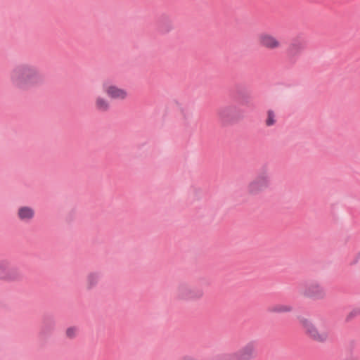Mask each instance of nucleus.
I'll return each mask as SVG.
<instances>
[{
    "label": "nucleus",
    "instance_id": "nucleus-1",
    "mask_svg": "<svg viewBox=\"0 0 360 360\" xmlns=\"http://www.w3.org/2000/svg\"><path fill=\"white\" fill-rule=\"evenodd\" d=\"M9 81L16 89L26 91L41 85L43 77L35 65L22 63L11 69L9 72Z\"/></svg>",
    "mask_w": 360,
    "mask_h": 360
},
{
    "label": "nucleus",
    "instance_id": "nucleus-2",
    "mask_svg": "<svg viewBox=\"0 0 360 360\" xmlns=\"http://www.w3.org/2000/svg\"><path fill=\"white\" fill-rule=\"evenodd\" d=\"M299 323L305 334L314 341L323 342L330 337V328L328 324H323L321 329H318L313 322L304 317L299 318Z\"/></svg>",
    "mask_w": 360,
    "mask_h": 360
},
{
    "label": "nucleus",
    "instance_id": "nucleus-3",
    "mask_svg": "<svg viewBox=\"0 0 360 360\" xmlns=\"http://www.w3.org/2000/svg\"><path fill=\"white\" fill-rule=\"evenodd\" d=\"M257 354V344L249 342L240 347L238 351L224 354L221 360H252Z\"/></svg>",
    "mask_w": 360,
    "mask_h": 360
},
{
    "label": "nucleus",
    "instance_id": "nucleus-4",
    "mask_svg": "<svg viewBox=\"0 0 360 360\" xmlns=\"http://www.w3.org/2000/svg\"><path fill=\"white\" fill-rule=\"evenodd\" d=\"M203 292L201 289L191 285L188 283L179 284L175 290V297L181 301H192L202 298Z\"/></svg>",
    "mask_w": 360,
    "mask_h": 360
},
{
    "label": "nucleus",
    "instance_id": "nucleus-5",
    "mask_svg": "<svg viewBox=\"0 0 360 360\" xmlns=\"http://www.w3.org/2000/svg\"><path fill=\"white\" fill-rule=\"evenodd\" d=\"M269 186V175L266 172H263L257 175L248 184L246 191L250 195H256L264 192Z\"/></svg>",
    "mask_w": 360,
    "mask_h": 360
},
{
    "label": "nucleus",
    "instance_id": "nucleus-6",
    "mask_svg": "<svg viewBox=\"0 0 360 360\" xmlns=\"http://www.w3.org/2000/svg\"><path fill=\"white\" fill-rule=\"evenodd\" d=\"M257 41L261 47L269 51L280 49L283 46L278 37L267 32L260 33L257 37Z\"/></svg>",
    "mask_w": 360,
    "mask_h": 360
},
{
    "label": "nucleus",
    "instance_id": "nucleus-7",
    "mask_svg": "<svg viewBox=\"0 0 360 360\" xmlns=\"http://www.w3.org/2000/svg\"><path fill=\"white\" fill-rule=\"evenodd\" d=\"M102 87L107 96L112 100L122 101L129 98L128 91L117 84L105 82L102 84Z\"/></svg>",
    "mask_w": 360,
    "mask_h": 360
},
{
    "label": "nucleus",
    "instance_id": "nucleus-8",
    "mask_svg": "<svg viewBox=\"0 0 360 360\" xmlns=\"http://www.w3.org/2000/svg\"><path fill=\"white\" fill-rule=\"evenodd\" d=\"M22 274L16 269L11 267L8 260L0 261V280L5 281H18L22 278Z\"/></svg>",
    "mask_w": 360,
    "mask_h": 360
},
{
    "label": "nucleus",
    "instance_id": "nucleus-9",
    "mask_svg": "<svg viewBox=\"0 0 360 360\" xmlns=\"http://www.w3.org/2000/svg\"><path fill=\"white\" fill-rule=\"evenodd\" d=\"M217 117L223 124H231L239 120L236 109L231 106H224L217 111Z\"/></svg>",
    "mask_w": 360,
    "mask_h": 360
},
{
    "label": "nucleus",
    "instance_id": "nucleus-10",
    "mask_svg": "<svg viewBox=\"0 0 360 360\" xmlns=\"http://www.w3.org/2000/svg\"><path fill=\"white\" fill-rule=\"evenodd\" d=\"M302 293L305 297L316 300L323 299L326 296V290L318 283H311L309 284L302 290Z\"/></svg>",
    "mask_w": 360,
    "mask_h": 360
},
{
    "label": "nucleus",
    "instance_id": "nucleus-11",
    "mask_svg": "<svg viewBox=\"0 0 360 360\" xmlns=\"http://www.w3.org/2000/svg\"><path fill=\"white\" fill-rule=\"evenodd\" d=\"M94 108L98 112H107L110 109V103L108 98L103 95H96L94 99Z\"/></svg>",
    "mask_w": 360,
    "mask_h": 360
},
{
    "label": "nucleus",
    "instance_id": "nucleus-12",
    "mask_svg": "<svg viewBox=\"0 0 360 360\" xmlns=\"http://www.w3.org/2000/svg\"><path fill=\"white\" fill-rule=\"evenodd\" d=\"M34 209L30 206H20L17 211V217L24 222H29L34 217Z\"/></svg>",
    "mask_w": 360,
    "mask_h": 360
},
{
    "label": "nucleus",
    "instance_id": "nucleus-13",
    "mask_svg": "<svg viewBox=\"0 0 360 360\" xmlns=\"http://www.w3.org/2000/svg\"><path fill=\"white\" fill-rule=\"evenodd\" d=\"M293 307L287 304H276L268 308V311L272 314H285L291 312Z\"/></svg>",
    "mask_w": 360,
    "mask_h": 360
},
{
    "label": "nucleus",
    "instance_id": "nucleus-14",
    "mask_svg": "<svg viewBox=\"0 0 360 360\" xmlns=\"http://www.w3.org/2000/svg\"><path fill=\"white\" fill-rule=\"evenodd\" d=\"M100 280V274L98 272H91L86 278L85 286L88 290L97 285Z\"/></svg>",
    "mask_w": 360,
    "mask_h": 360
},
{
    "label": "nucleus",
    "instance_id": "nucleus-15",
    "mask_svg": "<svg viewBox=\"0 0 360 360\" xmlns=\"http://www.w3.org/2000/svg\"><path fill=\"white\" fill-rule=\"evenodd\" d=\"M276 123V115L273 110H268L265 124L267 127L274 125Z\"/></svg>",
    "mask_w": 360,
    "mask_h": 360
},
{
    "label": "nucleus",
    "instance_id": "nucleus-16",
    "mask_svg": "<svg viewBox=\"0 0 360 360\" xmlns=\"http://www.w3.org/2000/svg\"><path fill=\"white\" fill-rule=\"evenodd\" d=\"M301 46L297 44H292L288 49L290 54H297L301 51Z\"/></svg>",
    "mask_w": 360,
    "mask_h": 360
},
{
    "label": "nucleus",
    "instance_id": "nucleus-17",
    "mask_svg": "<svg viewBox=\"0 0 360 360\" xmlns=\"http://www.w3.org/2000/svg\"><path fill=\"white\" fill-rule=\"evenodd\" d=\"M77 333V329L75 327H70L65 331L66 336L69 338H74Z\"/></svg>",
    "mask_w": 360,
    "mask_h": 360
}]
</instances>
